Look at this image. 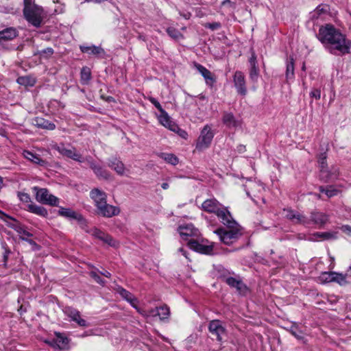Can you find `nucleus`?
<instances>
[{
  "label": "nucleus",
  "instance_id": "1",
  "mask_svg": "<svg viewBox=\"0 0 351 351\" xmlns=\"http://www.w3.org/2000/svg\"><path fill=\"white\" fill-rule=\"evenodd\" d=\"M318 40L325 49L335 56H343L351 53V40L346 36L330 24L322 26L318 34Z\"/></svg>",
  "mask_w": 351,
  "mask_h": 351
},
{
  "label": "nucleus",
  "instance_id": "2",
  "mask_svg": "<svg viewBox=\"0 0 351 351\" xmlns=\"http://www.w3.org/2000/svg\"><path fill=\"white\" fill-rule=\"evenodd\" d=\"M23 14L27 23L36 27H40L47 16V12L44 8L37 5L35 0H23Z\"/></svg>",
  "mask_w": 351,
  "mask_h": 351
},
{
  "label": "nucleus",
  "instance_id": "3",
  "mask_svg": "<svg viewBox=\"0 0 351 351\" xmlns=\"http://www.w3.org/2000/svg\"><path fill=\"white\" fill-rule=\"evenodd\" d=\"M228 230L220 228L214 231L217 234L219 239L224 244L230 245L234 243L241 235V228L237 224L235 227L228 228Z\"/></svg>",
  "mask_w": 351,
  "mask_h": 351
},
{
  "label": "nucleus",
  "instance_id": "4",
  "mask_svg": "<svg viewBox=\"0 0 351 351\" xmlns=\"http://www.w3.org/2000/svg\"><path fill=\"white\" fill-rule=\"evenodd\" d=\"M33 191L36 192V199L37 202L43 204L58 206L59 199L49 194V191L45 188H39L34 186Z\"/></svg>",
  "mask_w": 351,
  "mask_h": 351
},
{
  "label": "nucleus",
  "instance_id": "5",
  "mask_svg": "<svg viewBox=\"0 0 351 351\" xmlns=\"http://www.w3.org/2000/svg\"><path fill=\"white\" fill-rule=\"evenodd\" d=\"M213 137L214 133L210 126L206 125L202 130L200 135L197 140L196 149L203 151L209 147Z\"/></svg>",
  "mask_w": 351,
  "mask_h": 351
},
{
  "label": "nucleus",
  "instance_id": "6",
  "mask_svg": "<svg viewBox=\"0 0 351 351\" xmlns=\"http://www.w3.org/2000/svg\"><path fill=\"white\" fill-rule=\"evenodd\" d=\"M53 149L58 152L62 156L78 162H83L86 160V158L77 151L75 147H71V148H67L64 144H60L53 145Z\"/></svg>",
  "mask_w": 351,
  "mask_h": 351
},
{
  "label": "nucleus",
  "instance_id": "7",
  "mask_svg": "<svg viewBox=\"0 0 351 351\" xmlns=\"http://www.w3.org/2000/svg\"><path fill=\"white\" fill-rule=\"evenodd\" d=\"M90 234L111 247H118L119 246V243L113 239L112 237L96 227L91 228Z\"/></svg>",
  "mask_w": 351,
  "mask_h": 351
},
{
  "label": "nucleus",
  "instance_id": "8",
  "mask_svg": "<svg viewBox=\"0 0 351 351\" xmlns=\"http://www.w3.org/2000/svg\"><path fill=\"white\" fill-rule=\"evenodd\" d=\"M215 215L217 216L219 221L227 228L235 227V226L238 224L232 218L227 207L222 206Z\"/></svg>",
  "mask_w": 351,
  "mask_h": 351
},
{
  "label": "nucleus",
  "instance_id": "9",
  "mask_svg": "<svg viewBox=\"0 0 351 351\" xmlns=\"http://www.w3.org/2000/svg\"><path fill=\"white\" fill-rule=\"evenodd\" d=\"M95 212L98 215L110 218L118 215L120 213V209L119 207L110 205L106 202L97 207Z\"/></svg>",
  "mask_w": 351,
  "mask_h": 351
},
{
  "label": "nucleus",
  "instance_id": "10",
  "mask_svg": "<svg viewBox=\"0 0 351 351\" xmlns=\"http://www.w3.org/2000/svg\"><path fill=\"white\" fill-rule=\"evenodd\" d=\"M233 82L237 93L245 97L247 95V90L243 73L237 71L233 75Z\"/></svg>",
  "mask_w": 351,
  "mask_h": 351
},
{
  "label": "nucleus",
  "instance_id": "11",
  "mask_svg": "<svg viewBox=\"0 0 351 351\" xmlns=\"http://www.w3.org/2000/svg\"><path fill=\"white\" fill-rule=\"evenodd\" d=\"M187 245L189 247L197 252L204 254H211L213 251V245L199 243L197 239H189Z\"/></svg>",
  "mask_w": 351,
  "mask_h": 351
},
{
  "label": "nucleus",
  "instance_id": "12",
  "mask_svg": "<svg viewBox=\"0 0 351 351\" xmlns=\"http://www.w3.org/2000/svg\"><path fill=\"white\" fill-rule=\"evenodd\" d=\"M85 161H87L90 168L93 171L94 173L99 179L109 180L110 173L108 171L104 169L101 166L96 164L90 156L86 158Z\"/></svg>",
  "mask_w": 351,
  "mask_h": 351
},
{
  "label": "nucleus",
  "instance_id": "13",
  "mask_svg": "<svg viewBox=\"0 0 351 351\" xmlns=\"http://www.w3.org/2000/svg\"><path fill=\"white\" fill-rule=\"evenodd\" d=\"M195 67L204 77L206 84L213 88L217 82L215 75L200 64L195 63Z\"/></svg>",
  "mask_w": 351,
  "mask_h": 351
},
{
  "label": "nucleus",
  "instance_id": "14",
  "mask_svg": "<svg viewBox=\"0 0 351 351\" xmlns=\"http://www.w3.org/2000/svg\"><path fill=\"white\" fill-rule=\"evenodd\" d=\"M225 282L232 288H235L237 291L242 295H245L249 291L247 285L239 278L234 277H228L225 279Z\"/></svg>",
  "mask_w": 351,
  "mask_h": 351
},
{
  "label": "nucleus",
  "instance_id": "15",
  "mask_svg": "<svg viewBox=\"0 0 351 351\" xmlns=\"http://www.w3.org/2000/svg\"><path fill=\"white\" fill-rule=\"evenodd\" d=\"M338 238V232L337 231H331V232H317L312 234L308 238V240L313 242H316L318 241H329V240H336Z\"/></svg>",
  "mask_w": 351,
  "mask_h": 351
},
{
  "label": "nucleus",
  "instance_id": "16",
  "mask_svg": "<svg viewBox=\"0 0 351 351\" xmlns=\"http://www.w3.org/2000/svg\"><path fill=\"white\" fill-rule=\"evenodd\" d=\"M328 221V216L322 212L312 211L308 217L309 225L313 223L323 227Z\"/></svg>",
  "mask_w": 351,
  "mask_h": 351
},
{
  "label": "nucleus",
  "instance_id": "17",
  "mask_svg": "<svg viewBox=\"0 0 351 351\" xmlns=\"http://www.w3.org/2000/svg\"><path fill=\"white\" fill-rule=\"evenodd\" d=\"M208 330L213 335L216 337L217 341H222V335L225 334L226 330L219 320L211 321L209 323Z\"/></svg>",
  "mask_w": 351,
  "mask_h": 351
},
{
  "label": "nucleus",
  "instance_id": "18",
  "mask_svg": "<svg viewBox=\"0 0 351 351\" xmlns=\"http://www.w3.org/2000/svg\"><path fill=\"white\" fill-rule=\"evenodd\" d=\"M178 232L180 236L186 240H187L189 237H198L199 234V230L191 223L179 226Z\"/></svg>",
  "mask_w": 351,
  "mask_h": 351
},
{
  "label": "nucleus",
  "instance_id": "19",
  "mask_svg": "<svg viewBox=\"0 0 351 351\" xmlns=\"http://www.w3.org/2000/svg\"><path fill=\"white\" fill-rule=\"evenodd\" d=\"M251 56L249 59L250 77L253 82H256L259 75V69L257 66V57L254 51L251 49Z\"/></svg>",
  "mask_w": 351,
  "mask_h": 351
},
{
  "label": "nucleus",
  "instance_id": "20",
  "mask_svg": "<svg viewBox=\"0 0 351 351\" xmlns=\"http://www.w3.org/2000/svg\"><path fill=\"white\" fill-rule=\"evenodd\" d=\"M114 289L123 299L128 302L134 308H137L138 300L132 293L119 285H117Z\"/></svg>",
  "mask_w": 351,
  "mask_h": 351
},
{
  "label": "nucleus",
  "instance_id": "21",
  "mask_svg": "<svg viewBox=\"0 0 351 351\" xmlns=\"http://www.w3.org/2000/svg\"><path fill=\"white\" fill-rule=\"evenodd\" d=\"M90 197L93 200L96 208L107 202L106 193L97 188H95L90 191Z\"/></svg>",
  "mask_w": 351,
  "mask_h": 351
},
{
  "label": "nucleus",
  "instance_id": "22",
  "mask_svg": "<svg viewBox=\"0 0 351 351\" xmlns=\"http://www.w3.org/2000/svg\"><path fill=\"white\" fill-rule=\"evenodd\" d=\"M339 172L336 167H332L330 170L324 169L321 171L320 178L324 182H330L336 180L338 178Z\"/></svg>",
  "mask_w": 351,
  "mask_h": 351
},
{
  "label": "nucleus",
  "instance_id": "23",
  "mask_svg": "<svg viewBox=\"0 0 351 351\" xmlns=\"http://www.w3.org/2000/svg\"><path fill=\"white\" fill-rule=\"evenodd\" d=\"M222 206L216 199H208L202 203V208L207 213L216 214Z\"/></svg>",
  "mask_w": 351,
  "mask_h": 351
},
{
  "label": "nucleus",
  "instance_id": "24",
  "mask_svg": "<svg viewBox=\"0 0 351 351\" xmlns=\"http://www.w3.org/2000/svg\"><path fill=\"white\" fill-rule=\"evenodd\" d=\"M158 121L163 126L173 132H177L180 130L178 125L171 121L165 110L163 112H160V114L158 116Z\"/></svg>",
  "mask_w": 351,
  "mask_h": 351
},
{
  "label": "nucleus",
  "instance_id": "25",
  "mask_svg": "<svg viewBox=\"0 0 351 351\" xmlns=\"http://www.w3.org/2000/svg\"><path fill=\"white\" fill-rule=\"evenodd\" d=\"M222 122L228 128H236L241 126L240 121L237 120L232 112H223Z\"/></svg>",
  "mask_w": 351,
  "mask_h": 351
},
{
  "label": "nucleus",
  "instance_id": "26",
  "mask_svg": "<svg viewBox=\"0 0 351 351\" xmlns=\"http://www.w3.org/2000/svg\"><path fill=\"white\" fill-rule=\"evenodd\" d=\"M108 166L113 169L118 175L123 176L125 167L124 164L117 157H112L108 160Z\"/></svg>",
  "mask_w": 351,
  "mask_h": 351
},
{
  "label": "nucleus",
  "instance_id": "27",
  "mask_svg": "<svg viewBox=\"0 0 351 351\" xmlns=\"http://www.w3.org/2000/svg\"><path fill=\"white\" fill-rule=\"evenodd\" d=\"M23 156L27 160L32 162L34 164L38 165L41 167H46L47 165V162L45 160L40 158L38 154L33 153L28 150H25L23 152Z\"/></svg>",
  "mask_w": 351,
  "mask_h": 351
},
{
  "label": "nucleus",
  "instance_id": "28",
  "mask_svg": "<svg viewBox=\"0 0 351 351\" xmlns=\"http://www.w3.org/2000/svg\"><path fill=\"white\" fill-rule=\"evenodd\" d=\"M34 125L38 128L48 130H53L56 128V125L53 122L42 117L35 118L34 120Z\"/></svg>",
  "mask_w": 351,
  "mask_h": 351
},
{
  "label": "nucleus",
  "instance_id": "29",
  "mask_svg": "<svg viewBox=\"0 0 351 351\" xmlns=\"http://www.w3.org/2000/svg\"><path fill=\"white\" fill-rule=\"evenodd\" d=\"M18 35L17 31L14 27H8L0 31V41L10 40L16 38Z\"/></svg>",
  "mask_w": 351,
  "mask_h": 351
},
{
  "label": "nucleus",
  "instance_id": "30",
  "mask_svg": "<svg viewBox=\"0 0 351 351\" xmlns=\"http://www.w3.org/2000/svg\"><path fill=\"white\" fill-rule=\"evenodd\" d=\"M27 210L30 213L43 217H46L48 215V212L45 208L38 206L33 203L27 205Z\"/></svg>",
  "mask_w": 351,
  "mask_h": 351
},
{
  "label": "nucleus",
  "instance_id": "31",
  "mask_svg": "<svg viewBox=\"0 0 351 351\" xmlns=\"http://www.w3.org/2000/svg\"><path fill=\"white\" fill-rule=\"evenodd\" d=\"M80 49L83 53H87L93 55H104L105 53L104 50L101 47L95 45L92 46H80Z\"/></svg>",
  "mask_w": 351,
  "mask_h": 351
},
{
  "label": "nucleus",
  "instance_id": "32",
  "mask_svg": "<svg viewBox=\"0 0 351 351\" xmlns=\"http://www.w3.org/2000/svg\"><path fill=\"white\" fill-rule=\"evenodd\" d=\"M319 191L321 193H325L328 198L335 197L341 193V191L333 185H329L327 186H320L319 187Z\"/></svg>",
  "mask_w": 351,
  "mask_h": 351
},
{
  "label": "nucleus",
  "instance_id": "33",
  "mask_svg": "<svg viewBox=\"0 0 351 351\" xmlns=\"http://www.w3.org/2000/svg\"><path fill=\"white\" fill-rule=\"evenodd\" d=\"M58 214L67 218L77 219H81V214H79L70 208L61 207L58 210Z\"/></svg>",
  "mask_w": 351,
  "mask_h": 351
},
{
  "label": "nucleus",
  "instance_id": "34",
  "mask_svg": "<svg viewBox=\"0 0 351 351\" xmlns=\"http://www.w3.org/2000/svg\"><path fill=\"white\" fill-rule=\"evenodd\" d=\"M91 80V71L87 66H84L80 71V81L83 85H86Z\"/></svg>",
  "mask_w": 351,
  "mask_h": 351
},
{
  "label": "nucleus",
  "instance_id": "35",
  "mask_svg": "<svg viewBox=\"0 0 351 351\" xmlns=\"http://www.w3.org/2000/svg\"><path fill=\"white\" fill-rule=\"evenodd\" d=\"M158 156L172 165H176L179 162L178 157L173 154L161 152L158 154Z\"/></svg>",
  "mask_w": 351,
  "mask_h": 351
},
{
  "label": "nucleus",
  "instance_id": "36",
  "mask_svg": "<svg viewBox=\"0 0 351 351\" xmlns=\"http://www.w3.org/2000/svg\"><path fill=\"white\" fill-rule=\"evenodd\" d=\"M18 84L25 86H33L36 83V80L30 76H21L16 80Z\"/></svg>",
  "mask_w": 351,
  "mask_h": 351
},
{
  "label": "nucleus",
  "instance_id": "37",
  "mask_svg": "<svg viewBox=\"0 0 351 351\" xmlns=\"http://www.w3.org/2000/svg\"><path fill=\"white\" fill-rule=\"evenodd\" d=\"M289 332L296 339L302 340L304 339V332L296 324H293L289 328Z\"/></svg>",
  "mask_w": 351,
  "mask_h": 351
},
{
  "label": "nucleus",
  "instance_id": "38",
  "mask_svg": "<svg viewBox=\"0 0 351 351\" xmlns=\"http://www.w3.org/2000/svg\"><path fill=\"white\" fill-rule=\"evenodd\" d=\"M156 311L157 315L159 316L161 320L167 319L170 314L169 308L167 305L156 308Z\"/></svg>",
  "mask_w": 351,
  "mask_h": 351
},
{
  "label": "nucleus",
  "instance_id": "39",
  "mask_svg": "<svg viewBox=\"0 0 351 351\" xmlns=\"http://www.w3.org/2000/svg\"><path fill=\"white\" fill-rule=\"evenodd\" d=\"M2 215L5 217L3 220L5 221V222L6 223L7 226L9 228H10L12 229H14L15 230V228L14 227H19V225L21 224L16 219L10 217V216L5 214V213H2Z\"/></svg>",
  "mask_w": 351,
  "mask_h": 351
},
{
  "label": "nucleus",
  "instance_id": "40",
  "mask_svg": "<svg viewBox=\"0 0 351 351\" xmlns=\"http://www.w3.org/2000/svg\"><path fill=\"white\" fill-rule=\"evenodd\" d=\"M286 77L287 80L294 77V62L293 58H290V60L287 63Z\"/></svg>",
  "mask_w": 351,
  "mask_h": 351
},
{
  "label": "nucleus",
  "instance_id": "41",
  "mask_svg": "<svg viewBox=\"0 0 351 351\" xmlns=\"http://www.w3.org/2000/svg\"><path fill=\"white\" fill-rule=\"evenodd\" d=\"M333 271L331 272H322L321 275L319 276V280L322 283H328L333 282Z\"/></svg>",
  "mask_w": 351,
  "mask_h": 351
},
{
  "label": "nucleus",
  "instance_id": "42",
  "mask_svg": "<svg viewBox=\"0 0 351 351\" xmlns=\"http://www.w3.org/2000/svg\"><path fill=\"white\" fill-rule=\"evenodd\" d=\"M293 223L302 224L304 226H307L309 225L308 217L302 214L297 213L295 214V221H293Z\"/></svg>",
  "mask_w": 351,
  "mask_h": 351
},
{
  "label": "nucleus",
  "instance_id": "43",
  "mask_svg": "<svg viewBox=\"0 0 351 351\" xmlns=\"http://www.w3.org/2000/svg\"><path fill=\"white\" fill-rule=\"evenodd\" d=\"M55 343L59 348L62 349L68 344L69 340L66 337L61 335L60 334H58Z\"/></svg>",
  "mask_w": 351,
  "mask_h": 351
},
{
  "label": "nucleus",
  "instance_id": "44",
  "mask_svg": "<svg viewBox=\"0 0 351 351\" xmlns=\"http://www.w3.org/2000/svg\"><path fill=\"white\" fill-rule=\"evenodd\" d=\"M326 158L327 155L326 152L321 153L318 156L317 162L320 168V171L327 169Z\"/></svg>",
  "mask_w": 351,
  "mask_h": 351
},
{
  "label": "nucleus",
  "instance_id": "45",
  "mask_svg": "<svg viewBox=\"0 0 351 351\" xmlns=\"http://www.w3.org/2000/svg\"><path fill=\"white\" fill-rule=\"evenodd\" d=\"M168 35L175 40H178L182 38V34L180 32L174 27H169L167 29Z\"/></svg>",
  "mask_w": 351,
  "mask_h": 351
},
{
  "label": "nucleus",
  "instance_id": "46",
  "mask_svg": "<svg viewBox=\"0 0 351 351\" xmlns=\"http://www.w3.org/2000/svg\"><path fill=\"white\" fill-rule=\"evenodd\" d=\"M333 282H336L339 283L340 285H343L346 284V276L342 274H339L337 272L333 273Z\"/></svg>",
  "mask_w": 351,
  "mask_h": 351
},
{
  "label": "nucleus",
  "instance_id": "47",
  "mask_svg": "<svg viewBox=\"0 0 351 351\" xmlns=\"http://www.w3.org/2000/svg\"><path fill=\"white\" fill-rule=\"evenodd\" d=\"M81 219H77V221L79 223L80 228L84 230L86 232L89 233L91 231V228L88 227L86 220L81 215Z\"/></svg>",
  "mask_w": 351,
  "mask_h": 351
},
{
  "label": "nucleus",
  "instance_id": "48",
  "mask_svg": "<svg viewBox=\"0 0 351 351\" xmlns=\"http://www.w3.org/2000/svg\"><path fill=\"white\" fill-rule=\"evenodd\" d=\"M97 272V270L90 271V276L93 278L95 280V281L97 282L98 284L104 286L106 282L100 277Z\"/></svg>",
  "mask_w": 351,
  "mask_h": 351
},
{
  "label": "nucleus",
  "instance_id": "49",
  "mask_svg": "<svg viewBox=\"0 0 351 351\" xmlns=\"http://www.w3.org/2000/svg\"><path fill=\"white\" fill-rule=\"evenodd\" d=\"M14 228H15V231H16L20 234V236H23V237L25 236L27 237H32L33 236V234L32 233L25 230L24 229L23 226H22L21 224L19 225V227H14Z\"/></svg>",
  "mask_w": 351,
  "mask_h": 351
},
{
  "label": "nucleus",
  "instance_id": "50",
  "mask_svg": "<svg viewBox=\"0 0 351 351\" xmlns=\"http://www.w3.org/2000/svg\"><path fill=\"white\" fill-rule=\"evenodd\" d=\"M66 313L68 316L73 321V319H76V317H78L80 311L75 308H69L66 309Z\"/></svg>",
  "mask_w": 351,
  "mask_h": 351
},
{
  "label": "nucleus",
  "instance_id": "51",
  "mask_svg": "<svg viewBox=\"0 0 351 351\" xmlns=\"http://www.w3.org/2000/svg\"><path fill=\"white\" fill-rule=\"evenodd\" d=\"M18 197L19 199L23 202L28 203L31 202V197L29 195L26 193L19 192Z\"/></svg>",
  "mask_w": 351,
  "mask_h": 351
},
{
  "label": "nucleus",
  "instance_id": "52",
  "mask_svg": "<svg viewBox=\"0 0 351 351\" xmlns=\"http://www.w3.org/2000/svg\"><path fill=\"white\" fill-rule=\"evenodd\" d=\"M149 101L160 111V112H164L165 110L162 108V106L156 98L149 97Z\"/></svg>",
  "mask_w": 351,
  "mask_h": 351
},
{
  "label": "nucleus",
  "instance_id": "53",
  "mask_svg": "<svg viewBox=\"0 0 351 351\" xmlns=\"http://www.w3.org/2000/svg\"><path fill=\"white\" fill-rule=\"evenodd\" d=\"M80 326L87 327L88 326V324L87 322L81 317L80 313L78 315V317H76V319H73Z\"/></svg>",
  "mask_w": 351,
  "mask_h": 351
},
{
  "label": "nucleus",
  "instance_id": "54",
  "mask_svg": "<svg viewBox=\"0 0 351 351\" xmlns=\"http://www.w3.org/2000/svg\"><path fill=\"white\" fill-rule=\"evenodd\" d=\"M310 96L311 97L315 98L316 99H319L321 97L320 90L317 88H313L310 93Z\"/></svg>",
  "mask_w": 351,
  "mask_h": 351
},
{
  "label": "nucleus",
  "instance_id": "55",
  "mask_svg": "<svg viewBox=\"0 0 351 351\" xmlns=\"http://www.w3.org/2000/svg\"><path fill=\"white\" fill-rule=\"evenodd\" d=\"M205 27H208L212 30H215V29H218L221 27V23L219 22L207 23L205 25Z\"/></svg>",
  "mask_w": 351,
  "mask_h": 351
},
{
  "label": "nucleus",
  "instance_id": "56",
  "mask_svg": "<svg viewBox=\"0 0 351 351\" xmlns=\"http://www.w3.org/2000/svg\"><path fill=\"white\" fill-rule=\"evenodd\" d=\"M19 238H20V239H21L23 241H25L26 242H27L29 244H30L34 247L38 248V245L34 240L28 239L27 237L25 238V237H23V236H20Z\"/></svg>",
  "mask_w": 351,
  "mask_h": 351
},
{
  "label": "nucleus",
  "instance_id": "57",
  "mask_svg": "<svg viewBox=\"0 0 351 351\" xmlns=\"http://www.w3.org/2000/svg\"><path fill=\"white\" fill-rule=\"evenodd\" d=\"M297 213L294 212L293 210H287V213L286 214V217L292 221L293 222L295 221V214Z\"/></svg>",
  "mask_w": 351,
  "mask_h": 351
},
{
  "label": "nucleus",
  "instance_id": "58",
  "mask_svg": "<svg viewBox=\"0 0 351 351\" xmlns=\"http://www.w3.org/2000/svg\"><path fill=\"white\" fill-rule=\"evenodd\" d=\"M297 213L294 212L293 210H287V213L286 214V217L292 221L293 222L295 221V214Z\"/></svg>",
  "mask_w": 351,
  "mask_h": 351
},
{
  "label": "nucleus",
  "instance_id": "59",
  "mask_svg": "<svg viewBox=\"0 0 351 351\" xmlns=\"http://www.w3.org/2000/svg\"><path fill=\"white\" fill-rule=\"evenodd\" d=\"M340 229L348 235H351V226L348 225L342 226Z\"/></svg>",
  "mask_w": 351,
  "mask_h": 351
},
{
  "label": "nucleus",
  "instance_id": "60",
  "mask_svg": "<svg viewBox=\"0 0 351 351\" xmlns=\"http://www.w3.org/2000/svg\"><path fill=\"white\" fill-rule=\"evenodd\" d=\"M228 5L229 7L234 9L236 8V3L231 1L230 0H224L221 2V5Z\"/></svg>",
  "mask_w": 351,
  "mask_h": 351
},
{
  "label": "nucleus",
  "instance_id": "61",
  "mask_svg": "<svg viewBox=\"0 0 351 351\" xmlns=\"http://www.w3.org/2000/svg\"><path fill=\"white\" fill-rule=\"evenodd\" d=\"M97 271L102 276L106 277V278H110L111 277V274L107 270H104V271H99L97 270Z\"/></svg>",
  "mask_w": 351,
  "mask_h": 351
},
{
  "label": "nucleus",
  "instance_id": "62",
  "mask_svg": "<svg viewBox=\"0 0 351 351\" xmlns=\"http://www.w3.org/2000/svg\"><path fill=\"white\" fill-rule=\"evenodd\" d=\"M315 12L319 14L321 13L326 12L327 10L322 8V5H318L315 10Z\"/></svg>",
  "mask_w": 351,
  "mask_h": 351
},
{
  "label": "nucleus",
  "instance_id": "63",
  "mask_svg": "<svg viewBox=\"0 0 351 351\" xmlns=\"http://www.w3.org/2000/svg\"><path fill=\"white\" fill-rule=\"evenodd\" d=\"M197 97L200 100V101H205L207 99L206 97L205 96V95H203V94H199V95L197 96Z\"/></svg>",
  "mask_w": 351,
  "mask_h": 351
},
{
  "label": "nucleus",
  "instance_id": "64",
  "mask_svg": "<svg viewBox=\"0 0 351 351\" xmlns=\"http://www.w3.org/2000/svg\"><path fill=\"white\" fill-rule=\"evenodd\" d=\"M180 14L183 16L184 19H189L191 16V14L189 12H187V13H184V14H181L180 12Z\"/></svg>",
  "mask_w": 351,
  "mask_h": 351
}]
</instances>
